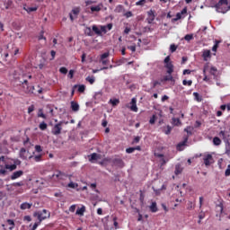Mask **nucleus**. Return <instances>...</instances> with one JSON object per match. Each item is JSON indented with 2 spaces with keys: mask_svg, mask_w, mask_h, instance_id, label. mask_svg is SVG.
Returning a JSON list of instances; mask_svg holds the SVG:
<instances>
[{
  "mask_svg": "<svg viewBox=\"0 0 230 230\" xmlns=\"http://www.w3.org/2000/svg\"><path fill=\"white\" fill-rule=\"evenodd\" d=\"M173 128H172V126L167 125V126H164L162 128V132H164V134H165L166 136H169V134H172V130Z\"/></svg>",
  "mask_w": 230,
  "mask_h": 230,
  "instance_id": "nucleus-16",
  "label": "nucleus"
},
{
  "mask_svg": "<svg viewBox=\"0 0 230 230\" xmlns=\"http://www.w3.org/2000/svg\"><path fill=\"white\" fill-rule=\"evenodd\" d=\"M110 103L112 105V107H116L119 103V99H111Z\"/></svg>",
  "mask_w": 230,
  "mask_h": 230,
  "instance_id": "nucleus-39",
  "label": "nucleus"
},
{
  "mask_svg": "<svg viewBox=\"0 0 230 230\" xmlns=\"http://www.w3.org/2000/svg\"><path fill=\"white\" fill-rule=\"evenodd\" d=\"M62 125H63V122L60 121L52 128L51 132H52L53 136H58V135L62 134Z\"/></svg>",
  "mask_w": 230,
  "mask_h": 230,
  "instance_id": "nucleus-5",
  "label": "nucleus"
},
{
  "mask_svg": "<svg viewBox=\"0 0 230 230\" xmlns=\"http://www.w3.org/2000/svg\"><path fill=\"white\" fill-rule=\"evenodd\" d=\"M149 209H150L151 213H157V211H158L157 203L152 202L151 206H149Z\"/></svg>",
  "mask_w": 230,
  "mask_h": 230,
  "instance_id": "nucleus-25",
  "label": "nucleus"
},
{
  "mask_svg": "<svg viewBox=\"0 0 230 230\" xmlns=\"http://www.w3.org/2000/svg\"><path fill=\"white\" fill-rule=\"evenodd\" d=\"M20 158L22 159L23 161H26V159H28V151H26V148L22 147L20 149Z\"/></svg>",
  "mask_w": 230,
  "mask_h": 230,
  "instance_id": "nucleus-13",
  "label": "nucleus"
},
{
  "mask_svg": "<svg viewBox=\"0 0 230 230\" xmlns=\"http://www.w3.org/2000/svg\"><path fill=\"white\" fill-rule=\"evenodd\" d=\"M37 116L39 118H42L43 119H47L46 114H44V110L42 109H39Z\"/></svg>",
  "mask_w": 230,
  "mask_h": 230,
  "instance_id": "nucleus-33",
  "label": "nucleus"
},
{
  "mask_svg": "<svg viewBox=\"0 0 230 230\" xmlns=\"http://www.w3.org/2000/svg\"><path fill=\"white\" fill-rule=\"evenodd\" d=\"M113 163L116 166H119V168H123L125 166V164L123 163V160H121L119 158L114 159Z\"/></svg>",
  "mask_w": 230,
  "mask_h": 230,
  "instance_id": "nucleus-22",
  "label": "nucleus"
},
{
  "mask_svg": "<svg viewBox=\"0 0 230 230\" xmlns=\"http://www.w3.org/2000/svg\"><path fill=\"white\" fill-rule=\"evenodd\" d=\"M155 17H156L155 11L150 10L147 12V18L146 21L148 24H152L154 21H155Z\"/></svg>",
  "mask_w": 230,
  "mask_h": 230,
  "instance_id": "nucleus-7",
  "label": "nucleus"
},
{
  "mask_svg": "<svg viewBox=\"0 0 230 230\" xmlns=\"http://www.w3.org/2000/svg\"><path fill=\"white\" fill-rule=\"evenodd\" d=\"M71 109L74 112H78L80 111V105L75 102H71Z\"/></svg>",
  "mask_w": 230,
  "mask_h": 230,
  "instance_id": "nucleus-23",
  "label": "nucleus"
},
{
  "mask_svg": "<svg viewBox=\"0 0 230 230\" xmlns=\"http://www.w3.org/2000/svg\"><path fill=\"white\" fill-rule=\"evenodd\" d=\"M204 164L205 166H210L211 163H213V155H207L203 158Z\"/></svg>",
  "mask_w": 230,
  "mask_h": 230,
  "instance_id": "nucleus-12",
  "label": "nucleus"
},
{
  "mask_svg": "<svg viewBox=\"0 0 230 230\" xmlns=\"http://www.w3.org/2000/svg\"><path fill=\"white\" fill-rule=\"evenodd\" d=\"M9 226V230H13L15 228V222L13 219L6 220Z\"/></svg>",
  "mask_w": 230,
  "mask_h": 230,
  "instance_id": "nucleus-28",
  "label": "nucleus"
},
{
  "mask_svg": "<svg viewBox=\"0 0 230 230\" xmlns=\"http://www.w3.org/2000/svg\"><path fill=\"white\" fill-rule=\"evenodd\" d=\"M192 84H193V81H191V80H189V81L183 80L182 81V84L183 85H188L189 87H190V85H192Z\"/></svg>",
  "mask_w": 230,
  "mask_h": 230,
  "instance_id": "nucleus-47",
  "label": "nucleus"
},
{
  "mask_svg": "<svg viewBox=\"0 0 230 230\" xmlns=\"http://www.w3.org/2000/svg\"><path fill=\"white\" fill-rule=\"evenodd\" d=\"M184 40L190 42V40H193V34H186Z\"/></svg>",
  "mask_w": 230,
  "mask_h": 230,
  "instance_id": "nucleus-45",
  "label": "nucleus"
},
{
  "mask_svg": "<svg viewBox=\"0 0 230 230\" xmlns=\"http://www.w3.org/2000/svg\"><path fill=\"white\" fill-rule=\"evenodd\" d=\"M172 125H174V127H179L182 125V122H181V119L179 118H172Z\"/></svg>",
  "mask_w": 230,
  "mask_h": 230,
  "instance_id": "nucleus-29",
  "label": "nucleus"
},
{
  "mask_svg": "<svg viewBox=\"0 0 230 230\" xmlns=\"http://www.w3.org/2000/svg\"><path fill=\"white\" fill-rule=\"evenodd\" d=\"M110 53L109 52H105L101 56V60H105V58H108Z\"/></svg>",
  "mask_w": 230,
  "mask_h": 230,
  "instance_id": "nucleus-56",
  "label": "nucleus"
},
{
  "mask_svg": "<svg viewBox=\"0 0 230 230\" xmlns=\"http://www.w3.org/2000/svg\"><path fill=\"white\" fill-rule=\"evenodd\" d=\"M188 13V7H184L181 13H176V17L172 19V22H177V21H181L182 19V15H186Z\"/></svg>",
  "mask_w": 230,
  "mask_h": 230,
  "instance_id": "nucleus-6",
  "label": "nucleus"
},
{
  "mask_svg": "<svg viewBox=\"0 0 230 230\" xmlns=\"http://www.w3.org/2000/svg\"><path fill=\"white\" fill-rule=\"evenodd\" d=\"M40 130H46L48 128V124L44 121L40 122L39 125Z\"/></svg>",
  "mask_w": 230,
  "mask_h": 230,
  "instance_id": "nucleus-37",
  "label": "nucleus"
},
{
  "mask_svg": "<svg viewBox=\"0 0 230 230\" xmlns=\"http://www.w3.org/2000/svg\"><path fill=\"white\" fill-rule=\"evenodd\" d=\"M128 49L132 51V53H136V44L131 45V46H128Z\"/></svg>",
  "mask_w": 230,
  "mask_h": 230,
  "instance_id": "nucleus-55",
  "label": "nucleus"
},
{
  "mask_svg": "<svg viewBox=\"0 0 230 230\" xmlns=\"http://www.w3.org/2000/svg\"><path fill=\"white\" fill-rule=\"evenodd\" d=\"M33 217H37L38 221L42 224V221L49 218L51 217V214L47 209H43L42 211L34 212Z\"/></svg>",
  "mask_w": 230,
  "mask_h": 230,
  "instance_id": "nucleus-3",
  "label": "nucleus"
},
{
  "mask_svg": "<svg viewBox=\"0 0 230 230\" xmlns=\"http://www.w3.org/2000/svg\"><path fill=\"white\" fill-rule=\"evenodd\" d=\"M145 3H146V0H139V1L136 2V5L143 6L145 4Z\"/></svg>",
  "mask_w": 230,
  "mask_h": 230,
  "instance_id": "nucleus-53",
  "label": "nucleus"
},
{
  "mask_svg": "<svg viewBox=\"0 0 230 230\" xmlns=\"http://www.w3.org/2000/svg\"><path fill=\"white\" fill-rule=\"evenodd\" d=\"M98 159H100V155L93 153L91 155L89 161H91L92 163H94V161H98Z\"/></svg>",
  "mask_w": 230,
  "mask_h": 230,
  "instance_id": "nucleus-27",
  "label": "nucleus"
},
{
  "mask_svg": "<svg viewBox=\"0 0 230 230\" xmlns=\"http://www.w3.org/2000/svg\"><path fill=\"white\" fill-rule=\"evenodd\" d=\"M164 67L167 69V74L172 75L173 73V64L171 63H165Z\"/></svg>",
  "mask_w": 230,
  "mask_h": 230,
  "instance_id": "nucleus-17",
  "label": "nucleus"
},
{
  "mask_svg": "<svg viewBox=\"0 0 230 230\" xmlns=\"http://www.w3.org/2000/svg\"><path fill=\"white\" fill-rule=\"evenodd\" d=\"M202 58L205 60V62L208 61V58H211V50H204Z\"/></svg>",
  "mask_w": 230,
  "mask_h": 230,
  "instance_id": "nucleus-21",
  "label": "nucleus"
},
{
  "mask_svg": "<svg viewBox=\"0 0 230 230\" xmlns=\"http://www.w3.org/2000/svg\"><path fill=\"white\" fill-rule=\"evenodd\" d=\"M66 188H70L71 190H76L78 188V183H75L73 181H70L67 185Z\"/></svg>",
  "mask_w": 230,
  "mask_h": 230,
  "instance_id": "nucleus-35",
  "label": "nucleus"
},
{
  "mask_svg": "<svg viewBox=\"0 0 230 230\" xmlns=\"http://www.w3.org/2000/svg\"><path fill=\"white\" fill-rule=\"evenodd\" d=\"M78 13H80V7L72 9L71 13H69V17L72 22L75 21V19H76V17H78Z\"/></svg>",
  "mask_w": 230,
  "mask_h": 230,
  "instance_id": "nucleus-8",
  "label": "nucleus"
},
{
  "mask_svg": "<svg viewBox=\"0 0 230 230\" xmlns=\"http://www.w3.org/2000/svg\"><path fill=\"white\" fill-rule=\"evenodd\" d=\"M174 173L175 175H179L180 173H182V167H181V164H177L175 166Z\"/></svg>",
  "mask_w": 230,
  "mask_h": 230,
  "instance_id": "nucleus-36",
  "label": "nucleus"
},
{
  "mask_svg": "<svg viewBox=\"0 0 230 230\" xmlns=\"http://www.w3.org/2000/svg\"><path fill=\"white\" fill-rule=\"evenodd\" d=\"M22 175H24V172L16 171L11 175V181H15V179H19V177H22Z\"/></svg>",
  "mask_w": 230,
  "mask_h": 230,
  "instance_id": "nucleus-14",
  "label": "nucleus"
},
{
  "mask_svg": "<svg viewBox=\"0 0 230 230\" xmlns=\"http://www.w3.org/2000/svg\"><path fill=\"white\" fill-rule=\"evenodd\" d=\"M84 213H85V207H82L76 209L75 214L78 215L79 217H84Z\"/></svg>",
  "mask_w": 230,
  "mask_h": 230,
  "instance_id": "nucleus-26",
  "label": "nucleus"
},
{
  "mask_svg": "<svg viewBox=\"0 0 230 230\" xmlns=\"http://www.w3.org/2000/svg\"><path fill=\"white\" fill-rule=\"evenodd\" d=\"M40 222L38 221L36 223H34V225L32 226V227L31 228V230H37V227H39V226H40Z\"/></svg>",
  "mask_w": 230,
  "mask_h": 230,
  "instance_id": "nucleus-54",
  "label": "nucleus"
},
{
  "mask_svg": "<svg viewBox=\"0 0 230 230\" xmlns=\"http://www.w3.org/2000/svg\"><path fill=\"white\" fill-rule=\"evenodd\" d=\"M23 10H25V12H27L28 13H31V12H37V7H23Z\"/></svg>",
  "mask_w": 230,
  "mask_h": 230,
  "instance_id": "nucleus-40",
  "label": "nucleus"
},
{
  "mask_svg": "<svg viewBox=\"0 0 230 230\" xmlns=\"http://www.w3.org/2000/svg\"><path fill=\"white\" fill-rule=\"evenodd\" d=\"M213 144L216 146H220V145H222V140H220V138L218 137H215L213 138Z\"/></svg>",
  "mask_w": 230,
  "mask_h": 230,
  "instance_id": "nucleus-31",
  "label": "nucleus"
},
{
  "mask_svg": "<svg viewBox=\"0 0 230 230\" xmlns=\"http://www.w3.org/2000/svg\"><path fill=\"white\" fill-rule=\"evenodd\" d=\"M203 82H207V84H211V80H218V69L217 66H209V64H206L203 66Z\"/></svg>",
  "mask_w": 230,
  "mask_h": 230,
  "instance_id": "nucleus-1",
  "label": "nucleus"
},
{
  "mask_svg": "<svg viewBox=\"0 0 230 230\" xmlns=\"http://www.w3.org/2000/svg\"><path fill=\"white\" fill-rule=\"evenodd\" d=\"M33 206L32 203L23 202L21 204L20 208L24 209H31V207Z\"/></svg>",
  "mask_w": 230,
  "mask_h": 230,
  "instance_id": "nucleus-18",
  "label": "nucleus"
},
{
  "mask_svg": "<svg viewBox=\"0 0 230 230\" xmlns=\"http://www.w3.org/2000/svg\"><path fill=\"white\" fill-rule=\"evenodd\" d=\"M23 220L26 221V222H31V217L24 216Z\"/></svg>",
  "mask_w": 230,
  "mask_h": 230,
  "instance_id": "nucleus-64",
  "label": "nucleus"
},
{
  "mask_svg": "<svg viewBox=\"0 0 230 230\" xmlns=\"http://www.w3.org/2000/svg\"><path fill=\"white\" fill-rule=\"evenodd\" d=\"M77 91L78 93H84L85 91V85H79Z\"/></svg>",
  "mask_w": 230,
  "mask_h": 230,
  "instance_id": "nucleus-58",
  "label": "nucleus"
},
{
  "mask_svg": "<svg viewBox=\"0 0 230 230\" xmlns=\"http://www.w3.org/2000/svg\"><path fill=\"white\" fill-rule=\"evenodd\" d=\"M69 178V181H71V175L66 174V172H62L61 171H56L55 173L52 175V179L54 181H66Z\"/></svg>",
  "mask_w": 230,
  "mask_h": 230,
  "instance_id": "nucleus-4",
  "label": "nucleus"
},
{
  "mask_svg": "<svg viewBox=\"0 0 230 230\" xmlns=\"http://www.w3.org/2000/svg\"><path fill=\"white\" fill-rule=\"evenodd\" d=\"M8 173V170L6 169V165L4 167L3 165H0V175H6Z\"/></svg>",
  "mask_w": 230,
  "mask_h": 230,
  "instance_id": "nucleus-32",
  "label": "nucleus"
},
{
  "mask_svg": "<svg viewBox=\"0 0 230 230\" xmlns=\"http://www.w3.org/2000/svg\"><path fill=\"white\" fill-rule=\"evenodd\" d=\"M193 96H195V100H197V102H202V98L200 97V94H199V93H194Z\"/></svg>",
  "mask_w": 230,
  "mask_h": 230,
  "instance_id": "nucleus-50",
  "label": "nucleus"
},
{
  "mask_svg": "<svg viewBox=\"0 0 230 230\" xmlns=\"http://www.w3.org/2000/svg\"><path fill=\"white\" fill-rule=\"evenodd\" d=\"M35 150L40 154V152H42V146L40 145L35 146Z\"/></svg>",
  "mask_w": 230,
  "mask_h": 230,
  "instance_id": "nucleus-63",
  "label": "nucleus"
},
{
  "mask_svg": "<svg viewBox=\"0 0 230 230\" xmlns=\"http://www.w3.org/2000/svg\"><path fill=\"white\" fill-rule=\"evenodd\" d=\"M92 30L95 33V35H98L99 37H102L101 27H98L96 25H93Z\"/></svg>",
  "mask_w": 230,
  "mask_h": 230,
  "instance_id": "nucleus-20",
  "label": "nucleus"
},
{
  "mask_svg": "<svg viewBox=\"0 0 230 230\" xmlns=\"http://www.w3.org/2000/svg\"><path fill=\"white\" fill-rule=\"evenodd\" d=\"M129 104L130 111H132V112H137V100L136 98H132Z\"/></svg>",
  "mask_w": 230,
  "mask_h": 230,
  "instance_id": "nucleus-9",
  "label": "nucleus"
},
{
  "mask_svg": "<svg viewBox=\"0 0 230 230\" xmlns=\"http://www.w3.org/2000/svg\"><path fill=\"white\" fill-rule=\"evenodd\" d=\"M101 35L102 33H107V31H111L112 30V23H108L107 25H101Z\"/></svg>",
  "mask_w": 230,
  "mask_h": 230,
  "instance_id": "nucleus-11",
  "label": "nucleus"
},
{
  "mask_svg": "<svg viewBox=\"0 0 230 230\" xmlns=\"http://www.w3.org/2000/svg\"><path fill=\"white\" fill-rule=\"evenodd\" d=\"M124 15H125V17H126L127 19H128V18L132 17V15H134V14L132 13V12L128 11L127 13H125Z\"/></svg>",
  "mask_w": 230,
  "mask_h": 230,
  "instance_id": "nucleus-60",
  "label": "nucleus"
},
{
  "mask_svg": "<svg viewBox=\"0 0 230 230\" xmlns=\"http://www.w3.org/2000/svg\"><path fill=\"white\" fill-rule=\"evenodd\" d=\"M226 155H230V143L229 142L226 143Z\"/></svg>",
  "mask_w": 230,
  "mask_h": 230,
  "instance_id": "nucleus-44",
  "label": "nucleus"
},
{
  "mask_svg": "<svg viewBox=\"0 0 230 230\" xmlns=\"http://www.w3.org/2000/svg\"><path fill=\"white\" fill-rule=\"evenodd\" d=\"M5 168L9 170L10 172H13V170H17V165L15 164H5Z\"/></svg>",
  "mask_w": 230,
  "mask_h": 230,
  "instance_id": "nucleus-38",
  "label": "nucleus"
},
{
  "mask_svg": "<svg viewBox=\"0 0 230 230\" xmlns=\"http://www.w3.org/2000/svg\"><path fill=\"white\" fill-rule=\"evenodd\" d=\"M187 209H188L189 211H191L192 209H195V202H193V201H189V202L187 203Z\"/></svg>",
  "mask_w": 230,
  "mask_h": 230,
  "instance_id": "nucleus-34",
  "label": "nucleus"
},
{
  "mask_svg": "<svg viewBox=\"0 0 230 230\" xmlns=\"http://www.w3.org/2000/svg\"><path fill=\"white\" fill-rule=\"evenodd\" d=\"M166 163H167L166 159H164V158L160 159V166H161V168H162V166H164V164H166Z\"/></svg>",
  "mask_w": 230,
  "mask_h": 230,
  "instance_id": "nucleus-62",
  "label": "nucleus"
},
{
  "mask_svg": "<svg viewBox=\"0 0 230 230\" xmlns=\"http://www.w3.org/2000/svg\"><path fill=\"white\" fill-rule=\"evenodd\" d=\"M177 45H175V44H171V46H170V51H171V53H175L176 51H177Z\"/></svg>",
  "mask_w": 230,
  "mask_h": 230,
  "instance_id": "nucleus-43",
  "label": "nucleus"
},
{
  "mask_svg": "<svg viewBox=\"0 0 230 230\" xmlns=\"http://www.w3.org/2000/svg\"><path fill=\"white\" fill-rule=\"evenodd\" d=\"M46 40V37H44V31H41L39 37H38V40Z\"/></svg>",
  "mask_w": 230,
  "mask_h": 230,
  "instance_id": "nucleus-48",
  "label": "nucleus"
},
{
  "mask_svg": "<svg viewBox=\"0 0 230 230\" xmlns=\"http://www.w3.org/2000/svg\"><path fill=\"white\" fill-rule=\"evenodd\" d=\"M90 188H91V190H93V191H94L95 193H99L98 190H96V183H91V184H90Z\"/></svg>",
  "mask_w": 230,
  "mask_h": 230,
  "instance_id": "nucleus-51",
  "label": "nucleus"
},
{
  "mask_svg": "<svg viewBox=\"0 0 230 230\" xmlns=\"http://www.w3.org/2000/svg\"><path fill=\"white\" fill-rule=\"evenodd\" d=\"M59 73H61V75H67V68L62 66L59 68Z\"/></svg>",
  "mask_w": 230,
  "mask_h": 230,
  "instance_id": "nucleus-52",
  "label": "nucleus"
},
{
  "mask_svg": "<svg viewBox=\"0 0 230 230\" xmlns=\"http://www.w3.org/2000/svg\"><path fill=\"white\" fill-rule=\"evenodd\" d=\"M219 136H220V137H222V139H223V141L225 143H229V139H230L229 132H227V131H220L219 132Z\"/></svg>",
  "mask_w": 230,
  "mask_h": 230,
  "instance_id": "nucleus-10",
  "label": "nucleus"
},
{
  "mask_svg": "<svg viewBox=\"0 0 230 230\" xmlns=\"http://www.w3.org/2000/svg\"><path fill=\"white\" fill-rule=\"evenodd\" d=\"M161 82H173L175 83V79L172 75V74H169L168 75L164 76V78L161 80Z\"/></svg>",
  "mask_w": 230,
  "mask_h": 230,
  "instance_id": "nucleus-19",
  "label": "nucleus"
},
{
  "mask_svg": "<svg viewBox=\"0 0 230 230\" xmlns=\"http://www.w3.org/2000/svg\"><path fill=\"white\" fill-rule=\"evenodd\" d=\"M127 154H133V152H136V149L134 147H129L126 149Z\"/></svg>",
  "mask_w": 230,
  "mask_h": 230,
  "instance_id": "nucleus-59",
  "label": "nucleus"
},
{
  "mask_svg": "<svg viewBox=\"0 0 230 230\" xmlns=\"http://www.w3.org/2000/svg\"><path fill=\"white\" fill-rule=\"evenodd\" d=\"M156 119H157V116L153 115L152 118L149 119L150 125H154Z\"/></svg>",
  "mask_w": 230,
  "mask_h": 230,
  "instance_id": "nucleus-49",
  "label": "nucleus"
},
{
  "mask_svg": "<svg viewBox=\"0 0 230 230\" xmlns=\"http://www.w3.org/2000/svg\"><path fill=\"white\" fill-rule=\"evenodd\" d=\"M218 44H220V40H216L215 41V45L212 48V51H217V49H218Z\"/></svg>",
  "mask_w": 230,
  "mask_h": 230,
  "instance_id": "nucleus-46",
  "label": "nucleus"
},
{
  "mask_svg": "<svg viewBox=\"0 0 230 230\" xmlns=\"http://www.w3.org/2000/svg\"><path fill=\"white\" fill-rule=\"evenodd\" d=\"M33 157V160L35 161V163H40V161H42V155H35V156H29V159H32Z\"/></svg>",
  "mask_w": 230,
  "mask_h": 230,
  "instance_id": "nucleus-30",
  "label": "nucleus"
},
{
  "mask_svg": "<svg viewBox=\"0 0 230 230\" xmlns=\"http://www.w3.org/2000/svg\"><path fill=\"white\" fill-rule=\"evenodd\" d=\"M87 82H89V84H91V85H93V84H94V82H96V77H94L93 75L88 76Z\"/></svg>",
  "mask_w": 230,
  "mask_h": 230,
  "instance_id": "nucleus-42",
  "label": "nucleus"
},
{
  "mask_svg": "<svg viewBox=\"0 0 230 230\" xmlns=\"http://www.w3.org/2000/svg\"><path fill=\"white\" fill-rule=\"evenodd\" d=\"M4 6L5 10H12L13 8V1L12 0H4Z\"/></svg>",
  "mask_w": 230,
  "mask_h": 230,
  "instance_id": "nucleus-15",
  "label": "nucleus"
},
{
  "mask_svg": "<svg viewBox=\"0 0 230 230\" xmlns=\"http://www.w3.org/2000/svg\"><path fill=\"white\" fill-rule=\"evenodd\" d=\"M33 111H35V106L34 105L29 106L28 114H31V112H33Z\"/></svg>",
  "mask_w": 230,
  "mask_h": 230,
  "instance_id": "nucleus-57",
  "label": "nucleus"
},
{
  "mask_svg": "<svg viewBox=\"0 0 230 230\" xmlns=\"http://www.w3.org/2000/svg\"><path fill=\"white\" fill-rule=\"evenodd\" d=\"M90 9H91V12H100L102 10V6L94 5V6H92Z\"/></svg>",
  "mask_w": 230,
  "mask_h": 230,
  "instance_id": "nucleus-41",
  "label": "nucleus"
},
{
  "mask_svg": "<svg viewBox=\"0 0 230 230\" xmlns=\"http://www.w3.org/2000/svg\"><path fill=\"white\" fill-rule=\"evenodd\" d=\"M187 143H188V137H186L182 142H180L177 145V150L181 152L182 150V146H186Z\"/></svg>",
  "mask_w": 230,
  "mask_h": 230,
  "instance_id": "nucleus-24",
  "label": "nucleus"
},
{
  "mask_svg": "<svg viewBox=\"0 0 230 230\" xmlns=\"http://www.w3.org/2000/svg\"><path fill=\"white\" fill-rule=\"evenodd\" d=\"M22 87L26 94H42V91H44L40 85H38V90L35 91V86H30L28 84V79H24L23 82H22Z\"/></svg>",
  "mask_w": 230,
  "mask_h": 230,
  "instance_id": "nucleus-2",
  "label": "nucleus"
},
{
  "mask_svg": "<svg viewBox=\"0 0 230 230\" xmlns=\"http://www.w3.org/2000/svg\"><path fill=\"white\" fill-rule=\"evenodd\" d=\"M226 177H229L230 175V164L227 166L226 172H225Z\"/></svg>",
  "mask_w": 230,
  "mask_h": 230,
  "instance_id": "nucleus-61",
  "label": "nucleus"
}]
</instances>
